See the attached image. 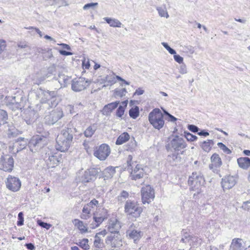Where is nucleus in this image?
<instances>
[{"instance_id": "nucleus-1", "label": "nucleus", "mask_w": 250, "mask_h": 250, "mask_svg": "<svg viewBox=\"0 0 250 250\" xmlns=\"http://www.w3.org/2000/svg\"><path fill=\"white\" fill-rule=\"evenodd\" d=\"M71 128L67 127L61 131L56 138V149L61 152L67 150L73 138Z\"/></svg>"}, {"instance_id": "nucleus-2", "label": "nucleus", "mask_w": 250, "mask_h": 250, "mask_svg": "<svg viewBox=\"0 0 250 250\" xmlns=\"http://www.w3.org/2000/svg\"><path fill=\"white\" fill-rule=\"evenodd\" d=\"M148 120L150 124L158 130L162 128L165 124L163 114L159 108H155L149 113Z\"/></svg>"}, {"instance_id": "nucleus-3", "label": "nucleus", "mask_w": 250, "mask_h": 250, "mask_svg": "<svg viewBox=\"0 0 250 250\" xmlns=\"http://www.w3.org/2000/svg\"><path fill=\"white\" fill-rule=\"evenodd\" d=\"M56 95V91H49L42 88L38 89L36 92V96L41 103H45L47 101L51 100L52 106H56L58 104V102L54 100Z\"/></svg>"}, {"instance_id": "nucleus-4", "label": "nucleus", "mask_w": 250, "mask_h": 250, "mask_svg": "<svg viewBox=\"0 0 250 250\" xmlns=\"http://www.w3.org/2000/svg\"><path fill=\"white\" fill-rule=\"evenodd\" d=\"M143 211L142 207L135 201L128 200L125 205V212L127 215L137 218L139 217Z\"/></svg>"}, {"instance_id": "nucleus-5", "label": "nucleus", "mask_w": 250, "mask_h": 250, "mask_svg": "<svg viewBox=\"0 0 250 250\" xmlns=\"http://www.w3.org/2000/svg\"><path fill=\"white\" fill-rule=\"evenodd\" d=\"M186 146L187 144L184 140L177 135L174 136L166 146L167 151L175 152L184 149Z\"/></svg>"}, {"instance_id": "nucleus-6", "label": "nucleus", "mask_w": 250, "mask_h": 250, "mask_svg": "<svg viewBox=\"0 0 250 250\" xmlns=\"http://www.w3.org/2000/svg\"><path fill=\"white\" fill-rule=\"evenodd\" d=\"M27 144L30 150L32 152H36L47 144V140L44 137L34 136L29 142L28 141Z\"/></svg>"}, {"instance_id": "nucleus-7", "label": "nucleus", "mask_w": 250, "mask_h": 250, "mask_svg": "<svg viewBox=\"0 0 250 250\" xmlns=\"http://www.w3.org/2000/svg\"><path fill=\"white\" fill-rule=\"evenodd\" d=\"M90 83V81L83 77L75 78L72 81L71 88L74 91H81L88 86Z\"/></svg>"}, {"instance_id": "nucleus-8", "label": "nucleus", "mask_w": 250, "mask_h": 250, "mask_svg": "<svg viewBox=\"0 0 250 250\" xmlns=\"http://www.w3.org/2000/svg\"><path fill=\"white\" fill-rule=\"evenodd\" d=\"M14 159L9 155H0V169L11 172L14 167Z\"/></svg>"}, {"instance_id": "nucleus-9", "label": "nucleus", "mask_w": 250, "mask_h": 250, "mask_svg": "<svg viewBox=\"0 0 250 250\" xmlns=\"http://www.w3.org/2000/svg\"><path fill=\"white\" fill-rule=\"evenodd\" d=\"M45 157V161L48 167H54L57 166L62 161L61 154L58 152L50 151Z\"/></svg>"}, {"instance_id": "nucleus-10", "label": "nucleus", "mask_w": 250, "mask_h": 250, "mask_svg": "<svg viewBox=\"0 0 250 250\" xmlns=\"http://www.w3.org/2000/svg\"><path fill=\"white\" fill-rule=\"evenodd\" d=\"M141 196L143 203L149 204L154 198V190L149 185L143 187L141 189Z\"/></svg>"}, {"instance_id": "nucleus-11", "label": "nucleus", "mask_w": 250, "mask_h": 250, "mask_svg": "<svg viewBox=\"0 0 250 250\" xmlns=\"http://www.w3.org/2000/svg\"><path fill=\"white\" fill-rule=\"evenodd\" d=\"M27 143V139L20 137L16 140L12 145H10L9 146V150L10 152L13 154H17L19 151L25 148Z\"/></svg>"}, {"instance_id": "nucleus-12", "label": "nucleus", "mask_w": 250, "mask_h": 250, "mask_svg": "<svg viewBox=\"0 0 250 250\" xmlns=\"http://www.w3.org/2000/svg\"><path fill=\"white\" fill-rule=\"evenodd\" d=\"M63 116V112L61 109H57L52 111L49 114L45 116V123L49 125H54Z\"/></svg>"}, {"instance_id": "nucleus-13", "label": "nucleus", "mask_w": 250, "mask_h": 250, "mask_svg": "<svg viewBox=\"0 0 250 250\" xmlns=\"http://www.w3.org/2000/svg\"><path fill=\"white\" fill-rule=\"evenodd\" d=\"M5 183L6 188L14 192L18 191L21 187L20 180L18 178L11 175L8 176Z\"/></svg>"}, {"instance_id": "nucleus-14", "label": "nucleus", "mask_w": 250, "mask_h": 250, "mask_svg": "<svg viewBox=\"0 0 250 250\" xmlns=\"http://www.w3.org/2000/svg\"><path fill=\"white\" fill-rule=\"evenodd\" d=\"M110 153L109 146L106 144L101 145L94 152V155L100 160H104Z\"/></svg>"}, {"instance_id": "nucleus-15", "label": "nucleus", "mask_w": 250, "mask_h": 250, "mask_svg": "<svg viewBox=\"0 0 250 250\" xmlns=\"http://www.w3.org/2000/svg\"><path fill=\"white\" fill-rule=\"evenodd\" d=\"M105 243L112 248H119L122 246V237L120 233L111 234L105 240Z\"/></svg>"}, {"instance_id": "nucleus-16", "label": "nucleus", "mask_w": 250, "mask_h": 250, "mask_svg": "<svg viewBox=\"0 0 250 250\" xmlns=\"http://www.w3.org/2000/svg\"><path fill=\"white\" fill-rule=\"evenodd\" d=\"M126 236L130 239H133L135 243H137L138 241L143 236V232L140 230L135 229V226L132 224L127 230Z\"/></svg>"}, {"instance_id": "nucleus-17", "label": "nucleus", "mask_w": 250, "mask_h": 250, "mask_svg": "<svg viewBox=\"0 0 250 250\" xmlns=\"http://www.w3.org/2000/svg\"><path fill=\"white\" fill-rule=\"evenodd\" d=\"M204 178L200 172H194L188 180V184L189 185H193L194 187L200 186L204 183Z\"/></svg>"}, {"instance_id": "nucleus-18", "label": "nucleus", "mask_w": 250, "mask_h": 250, "mask_svg": "<svg viewBox=\"0 0 250 250\" xmlns=\"http://www.w3.org/2000/svg\"><path fill=\"white\" fill-rule=\"evenodd\" d=\"M211 164L209 165V168L214 173H218L219 168L222 165V162L219 155L217 153H214L210 158Z\"/></svg>"}, {"instance_id": "nucleus-19", "label": "nucleus", "mask_w": 250, "mask_h": 250, "mask_svg": "<svg viewBox=\"0 0 250 250\" xmlns=\"http://www.w3.org/2000/svg\"><path fill=\"white\" fill-rule=\"evenodd\" d=\"M121 228V223L116 218H113L109 220L107 229L111 234L120 233Z\"/></svg>"}, {"instance_id": "nucleus-20", "label": "nucleus", "mask_w": 250, "mask_h": 250, "mask_svg": "<svg viewBox=\"0 0 250 250\" xmlns=\"http://www.w3.org/2000/svg\"><path fill=\"white\" fill-rule=\"evenodd\" d=\"M98 173V170L95 168H90L86 170L81 177L82 182L85 183L93 181Z\"/></svg>"}, {"instance_id": "nucleus-21", "label": "nucleus", "mask_w": 250, "mask_h": 250, "mask_svg": "<svg viewBox=\"0 0 250 250\" xmlns=\"http://www.w3.org/2000/svg\"><path fill=\"white\" fill-rule=\"evenodd\" d=\"M236 183V178L232 176H228L222 179L221 185L224 190L229 189Z\"/></svg>"}, {"instance_id": "nucleus-22", "label": "nucleus", "mask_w": 250, "mask_h": 250, "mask_svg": "<svg viewBox=\"0 0 250 250\" xmlns=\"http://www.w3.org/2000/svg\"><path fill=\"white\" fill-rule=\"evenodd\" d=\"M144 175V170L142 166L139 164L136 165L134 169H131L130 177L132 180H137L142 178Z\"/></svg>"}, {"instance_id": "nucleus-23", "label": "nucleus", "mask_w": 250, "mask_h": 250, "mask_svg": "<svg viewBox=\"0 0 250 250\" xmlns=\"http://www.w3.org/2000/svg\"><path fill=\"white\" fill-rule=\"evenodd\" d=\"M22 99V97H20L17 98L16 100V98L14 97L11 102L7 104V106L13 111L20 110L23 107V103L21 102Z\"/></svg>"}, {"instance_id": "nucleus-24", "label": "nucleus", "mask_w": 250, "mask_h": 250, "mask_svg": "<svg viewBox=\"0 0 250 250\" xmlns=\"http://www.w3.org/2000/svg\"><path fill=\"white\" fill-rule=\"evenodd\" d=\"M6 133L9 138L17 137L21 133V132L18 130L12 124H8L5 126Z\"/></svg>"}, {"instance_id": "nucleus-25", "label": "nucleus", "mask_w": 250, "mask_h": 250, "mask_svg": "<svg viewBox=\"0 0 250 250\" xmlns=\"http://www.w3.org/2000/svg\"><path fill=\"white\" fill-rule=\"evenodd\" d=\"M243 241L240 238H234L232 240L229 250H243Z\"/></svg>"}, {"instance_id": "nucleus-26", "label": "nucleus", "mask_w": 250, "mask_h": 250, "mask_svg": "<svg viewBox=\"0 0 250 250\" xmlns=\"http://www.w3.org/2000/svg\"><path fill=\"white\" fill-rule=\"evenodd\" d=\"M237 163L241 168L247 169L250 167V158L240 157L237 159Z\"/></svg>"}, {"instance_id": "nucleus-27", "label": "nucleus", "mask_w": 250, "mask_h": 250, "mask_svg": "<svg viewBox=\"0 0 250 250\" xmlns=\"http://www.w3.org/2000/svg\"><path fill=\"white\" fill-rule=\"evenodd\" d=\"M70 79L71 77L62 74H59L56 79L60 83L61 87H66L69 83Z\"/></svg>"}, {"instance_id": "nucleus-28", "label": "nucleus", "mask_w": 250, "mask_h": 250, "mask_svg": "<svg viewBox=\"0 0 250 250\" xmlns=\"http://www.w3.org/2000/svg\"><path fill=\"white\" fill-rule=\"evenodd\" d=\"M116 167L112 166L108 167L105 168L103 171V175L105 179H110L115 174L116 172Z\"/></svg>"}, {"instance_id": "nucleus-29", "label": "nucleus", "mask_w": 250, "mask_h": 250, "mask_svg": "<svg viewBox=\"0 0 250 250\" xmlns=\"http://www.w3.org/2000/svg\"><path fill=\"white\" fill-rule=\"evenodd\" d=\"M129 138V135L127 132H124L118 137L116 144L117 145H122L127 141Z\"/></svg>"}, {"instance_id": "nucleus-30", "label": "nucleus", "mask_w": 250, "mask_h": 250, "mask_svg": "<svg viewBox=\"0 0 250 250\" xmlns=\"http://www.w3.org/2000/svg\"><path fill=\"white\" fill-rule=\"evenodd\" d=\"M34 112L32 111H27L25 113L24 117V120L27 125H31L34 122L35 120L34 118Z\"/></svg>"}, {"instance_id": "nucleus-31", "label": "nucleus", "mask_w": 250, "mask_h": 250, "mask_svg": "<svg viewBox=\"0 0 250 250\" xmlns=\"http://www.w3.org/2000/svg\"><path fill=\"white\" fill-rule=\"evenodd\" d=\"M214 145V143L213 140H208L207 141H205L202 142V145H201L202 149L205 151L206 152H209L211 147Z\"/></svg>"}, {"instance_id": "nucleus-32", "label": "nucleus", "mask_w": 250, "mask_h": 250, "mask_svg": "<svg viewBox=\"0 0 250 250\" xmlns=\"http://www.w3.org/2000/svg\"><path fill=\"white\" fill-rule=\"evenodd\" d=\"M104 19L112 27H120L122 24L121 22L116 19H112L108 17L104 18Z\"/></svg>"}, {"instance_id": "nucleus-33", "label": "nucleus", "mask_w": 250, "mask_h": 250, "mask_svg": "<svg viewBox=\"0 0 250 250\" xmlns=\"http://www.w3.org/2000/svg\"><path fill=\"white\" fill-rule=\"evenodd\" d=\"M73 223L82 232H86L88 231L87 229L84 225L82 221L76 219L74 220Z\"/></svg>"}, {"instance_id": "nucleus-34", "label": "nucleus", "mask_w": 250, "mask_h": 250, "mask_svg": "<svg viewBox=\"0 0 250 250\" xmlns=\"http://www.w3.org/2000/svg\"><path fill=\"white\" fill-rule=\"evenodd\" d=\"M8 115L7 112L2 109H0V125L7 123Z\"/></svg>"}, {"instance_id": "nucleus-35", "label": "nucleus", "mask_w": 250, "mask_h": 250, "mask_svg": "<svg viewBox=\"0 0 250 250\" xmlns=\"http://www.w3.org/2000/svg\"><path fill=\"white\" fill-rule=\"evenodd\" d=\"M119 103V101H116L115 102L109 103L104 106V109L105 111L107 110V111L111 112L118 106Z\"/></svg>"}, {"instance_id": "nucleus-36", "label": "nucleus", "mask_w": 250, "mask_h": 250, "mask_svg": "<svg viewBox=\"0 0 250 250\" xmlns=\"http://www.w3.org/2000/svg\"><path fill=\"white\" fill-rule=\"evenodd\" d=\"M87 205H85L83 208V214L81 215V217L83 219H87L89 218V215L90 214L91 209L88 208Z\"/></svg>"}, {"instance_id": "nucleus-37", "label": "nucleus", "mask_w": 250, "mask_h": 250, "mask_svg": "<svg viewBox=\"0 0 250 250\" xmlns=\"http://www.w3.org/2000/svg\"><path fill=\"white\" fill-rule=\"evenodd\" d=\"M96 128L93 125V126H89L87 128V129L85 130L84 132V136L86 137H91L95 131H96Z\"/></svg>"}, {"instance_id": "nucleus-38", "label": "nucleus", "mask_w": 250, "mask_h": 250, "mask_svg": "<svg viewBox=\"0 0 250 250\" xmlns=\"http://www.w3.org/2000/svg\"><path fill=\"white\" fill-rule=\"evenodd\" d=\"M139 114V107L136 106L134 108H131L129 111V115L133 119H136Z\"/></svg>"}, {"instance_id": "nucleus-39", "label": "nucleus", "mask_w": 250, "mask_h": 250, "mask_svg": "<svg viewBox=\"0 0 250 250\" xmlns=\"http://www.w3.org/2000/svg\"><path fill=\"white\" fill-rule=\"evenodd\" d=\"M88 240L84 238L81 240L79 243H77L76 244L79 246L81 248L84 250H87L89 249V246L88 244Z\"/></svg>"}, {"instance_id": "nucleus-40", "label": "nucleus", "mask_w": 250, "mask_h": 250, "mask_svg": "<svg viewBox=\"0 0 250 250\" xmlns=\"http://www.w3.org/2000/svg\"><path fill=\"white\" fill-rule=\"evenodd\" d=\"M181 158L179 156V153L175 152L171 154L168 155L167 160L170 162L180 161Z\"/></svg>"}, {"instance_id": "nucleus-41", "label": "nucleus", "mask_w": 250, "mask_h": 250, "mask_svg": "<svg viewBox=\"0 0 250 250\" xmlns=\"http://www.w3.org/2000/svg\"><path fill=\"white\" fill-rule=\"evenodd\" d=\"M200 239H199L196 237H192L189 235L188 244L189 246L194 247L197 245L195 243H200Z\"/></svg>"}, {"instance_id": "nucleus-42", "label": "nucleus", "mask_w": 250, "mask_h": 250, "mask_svg": "<svg viewBox=\"0 0 250 250\" xmlns=\"http://www.w3.org/2000/svg\"><path fill=\"white\" fill-rule=\"evenodd\" d=\"M129 197V193L125 190H123L118 196L117 199L118 201L123 202Z\"/></svg>"}, {"instance_id": "nucleus-43", "label": "nucleus", "mask_w": 250, "mask_h": 250, "mask_svg": "<svg viewBox=\"0 0 250 250\" xmlns=\"http://www.w3.org/2000/svg\"><path fill=\"white\" fill-rule=\"evenodd\" d=\"M157 10L161 17H166V18H167L169 17L167 10L165 7L163 8L159 7L157 8Z\"/></svg>"}, {"instance_id": "nucleus-44", "label": "nucleus", "mask_w": 250, "mask_h": 250, "mask_svg": "<svg viewBox=\"0 0 250 250\" xmlns=\"http://www.w3.org/2000/svg\"><path fill=\"white\" fill-rule=\"evenodd\" d=\"M93 220L96 222V227H98L104 221L102 217L99 215L98 213H95L93 215Z\"/></svg>"}, {"instance_id": "nucleus-45", "label": "nucleus", "mask_w": 250, "mask_h": 250, "mask_svg": "<svg viewBox=\"0 0 250 250\" xmlns=\"http://www.w3.org/2000/svg\"><path fill=\"white\" fill-rule=\"evenodd\" d=\"M184 136L188 141L193 142L197 139L196 136L186 131L184 132Z\"/></svg>"}, {"instance_id": "nucleus-46", "label": "nucleus", "mask_w": 250, "mask_h": 250, "mask_svg": "<svg viewBox=\"0 0 250 250\" xmlns=\"http://www.w3.org/2000/svg\"><path fill=\"white\" fill-rule=\"evenodd\" d=\"M127 167H127L128 170L132 169L133 166H136V165H135L136 162H134L132 161V156L130 155H128V156L127 157Z\"/></svg>"}, {"instance_id": "nucleus-47", "label": "nucleus", "mask_w": 250, "mask_h": 250, "mask_svg": "<svg viewBox=\"0 0 250 250\" xmlns=\"http://www.w3.org/2000/svg\"><path fill=\"white\" fill-rule=\"evenodd\" d=\"M218 147L223 151V152L227 154H229L231 153V150L227 147L224 144L221 142L217 144Z\"/></svg>"}, {"instance_id": "nucleus-48", "label": "nucleus", "mask_w": 250, "mask_h": 250, "mask_svg": "<svg viewBox=\"0 0 250 250\" xmlns=\"http://www.w3.org/2000/svg\"><path fill=\"white\" fill-rule=\"evenodd\" d=\"M127 93V91L125 88H122L121 89L115 90V94L117 96L122 97L124 96Z\"/></svg>"}, {"instance_id": "nucleus-49", "label": "nucleus", "mask_w": 250, "mask_h": 250, "mask_svg": "<svg viewBox=\"0 0 250 250\" xmlns=\"http://www.w3.org/2000/svg\"><path fill=\"white\" fill-rule=\"evenodd\" d=\"M37 224L40 226L42 227L43 228H45L46 229H49L51 227V224L44 222L41 220H38L37 221Z\"/></svg>"}, {"instance_id": "nucleus-50", "label": "nucleus", "mask_w": 250, "mask_h": 250, "mask_svg": "<svg viewBox=\"0 0 250 250\" xmlns=\"http://www.w3.org/2000/svg\"><path fill=\"white\" fill-rule=\"evenodd\" d=\"M96 213H98L100 216L102 217L104 220L106 219L108 217V212L106 209L103 208L99 212H97Z\"/></svg>"}, {"instance_id": "nucleus-51", "label": "nucleus", "mask_w": 250, "mask_h": 250, "mask_svg": "<svg viewBox=\"0 0 250 250\" xmlns=\"http://www.w3.org/2000/svg\"><path fill=\"white\" fill-rule=\"evenodd\" d=\"M162 45L168 51L170 54H175L176 51L175 50L171 48L168 44L166 42H162Z\"/></svg>"}, {"instance_id": "nucleus-52", "label": "nucleus", "mask_w": 250, "mask_h": 250, "mask_svg": "<svg viewBox=\"0 0 250 250\" xmlns=\"http://www.w3.org/2000/svg\"><path fill=\"white\" fill-rule=\"evenodd\" d=\"M18 221L17 222V225L18 226H21L23 225L24 218L23 213L22 212H20L18 214Z\"/></svg>"}, {"instance_id": "nucleus-53", "label": "nucleus", "mask_w": 250, "mask_h": 250, "mask_svg": "<svg viewBox=\"0 0 250 250\" xmlns=\"http://www.w3.org/2000/svg\"><path fill=\"white\" fill-rule=\"evenodd\" d=\"M136 147V142L135 140L131 141L129 144L127 146L126 150L128 151H132Z\"/></svg>"}, {"instance_id": "nucleus-54", "label": "nucleus", "mask_w": 250, "mask_h": 250, "mask_svg": "<svg viewBox=\"0 0 250 250\" xmlns=\"http://www.w3.org/2000/svg\"><path fill=\"white\" fill-rule=\"evenodd\" d=\"M125 107L122 105H120L116 111V115L119 117H121L124 114Z\"/></svg>"}, {"instance_id": "nucleus-55", "label": "nucleus", "mask_w": 250, "mask_h": 250, "mask_svg": "<svg viewBox=\"0 0 250 250\" xmlns=\"http://www.w3.org/2000/svg\"><path fill=\"white\" fill-rule=\"evenodd\" d=\"M95 237V239L94 242V245L95 247H96L97 249L100 248L101 240L100 238L98 236V234H96Z\"/></svg>"}, {"instance_id": "nucleus-56", "label": "nucleus", "mask_w": 250, "mask_h": 250, "mask_svg": "<svg viewBox=\"0 0 250 250\" xmlns=\"http://www.w3.org/2000/svg\"><path fill=\"white\" fill-rule=\"evenodd\" d=\"M104 81L105 82H107L108 83L111 84H113L116 83V81H115V77L112 76H107L105 77V79H104Z\"/></svg>"}, {"instance_id": "nucleus-57", "label": "nucleus", "mask_w": 250, "mask_h": 250, "mask_svg": "<svg viewBox=\"0 0 250 250\" xmlns=\"http://www.w3.org/2000/svg\"><path fill=\"white\" fill-rule=\"evenodd\" d=\"M188 128L194 133L198 132L199 130V128L197 126L193 125H188Z\"/></svg>"}, {"instance_id": "nucleus-58", "label": "nucleus", "mask_w": 250, "mask_h": 250, "mask_svg": "<svg viewBox=\"0 0 250 250\" xmlns=\"http://www.w3.org/2000/svg\"><path fill=\"white\" fill-rule=\"evenodd\" d=\"M47 78L45 74H43L42 76L38 78V79L36 80L35 83L39 85L42 82H43Z\"/></svg>"}, {"instance_id": "nucleus-59", "label": "nucleus", "mask_w": 250, "mask_h": 250, "mask_svg": "<svg viewBox=\"0 0 250 250\" xmlns=\"http://www.w3.org/2000/svg\"><path fill=\"white\" fill-rule=\"evenodd\" d=\"M98 5V3L97 2H92V3H89L85 4L83 7V9L84 10H87L90 8H93L94 6H96Z\"/></svg>"}, {"instance_id": "nucleus-60", "label": "nucleus", "mask_w": 250, "mask_h": 250, "mask_svg": "<svg viewBox=\"0 0 250 250\" xmlns=\"http://www.w3.org/2000/svg\"><path fill=\"white\" fill-rule=\"evenodd\" d=\"M55 71V68L54 67H50L47 69V73L45 74L47 78H49L50 77L51 75H53Z\"/></svg>"}, {"instance_id": "nucleus-61", "label": "nucleus", "mask_w": 250, "mask_h": 250, "mask_svg": "<svg viewBox=\"0 0 250 250\" xmlns=\"http://www.w3.org/2000/svg\"><path fill=\"white\" fill-rule=\"evenodd\" d=\"M174 60L179 63H182L183 62V58L180 56L179 55L173 54Z\"/></svg>"}, {"instance_id": "nucleus-62", "label": "nucleus", "mask_w": 250, "mask_h": 250, "mask_svg": "<svg viewBox=\"0 0 250 250\" xmlns=\"http://www.w3.org/2000/svg\"><path fill=\"white\" fill-rule=\"evenodd\" d=\"M99 202L95 199H93L88 204H87V206H90L91 207H93V206H97L98 205Z\"/></svg>"}, {"instance_id": "nucleus-63", "label": "nucleus", "mask_w": 250, "mask_h": 250, "mask_svg": "<svg viewBox=\"0 0 250 250\" xmlns=\"http://www.w3.org/2000/svg\"><path fill=\"white\" fill-rule=\"evenodd\" d=\"M179 72L181 74H186L187 73V68L185 64H182L180 66Z\"/></svg>"}, {"instance_id": "nucleus-64", "label": "nucleus", "mask_w": 250, "mask_h": 250, "mask_svg": "<svg viewBox=\"0 0 250 250\" xmlns=\"http://www.w3.org/2000/svg\"><path fill=\"white\" fill-rule=\"evenodd\" d=\"M25 246L29 250H34L35 249L34 245L31 243L26 244Z\"/></svg>"}]
</instances>
